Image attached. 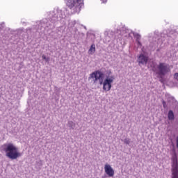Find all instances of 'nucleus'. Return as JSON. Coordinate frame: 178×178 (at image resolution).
<instances>
[{
  "mask_svg": "<svg viewBox=\"0 0 178 178\" xmlns=\"http://www.w3.org/2000/svg\"><path fill=\"white\" fill-rule=\"evenodd\" d=\"M65 17L66 15L65 14V11L59 9H54L50 13L51 20L49 21L48 19L44 18L38 22V26L40 30H42V28L54 29V27H55V22H59V20H62V19H65Z\"/></svg>",
  "mask_w": 178,
  "mask_h": 178,
  "instance_id": "obj_1",
  "label": "nucleus"
},
{
  "mask_svg": "<svg viewBox=\"0 0 178 178\" xmlns=\"http://www.w3.org/2000/svg\"><path fill=\"white\" fill-rule=\"evenodd\" d=\"M3 149L6 152V156L9 159H17L22 156V154L19 152L17 147L12 143H6L3 145Z\"/></svg>",
  "mask_w": 178,
  "mask_h": 178,
  "instance_id": "obj_2",
  "label": "nucleus"
},
{
  "mask_svg": "<svg viewBox=\"0 0 178 178\" xmlns=\"http://www.w3.org/2000/svg\"><path fill=\"white\" fill-rule=\"evenodd\" d=\"M152 71L157 75V77L162 79L163 76H166L170 72V67L166 63H153Z\"/></svg>",
  "mask_w": 178,
  "mask_h": 178,
  "instance_id": "obj_3",
  "label": "nucleus"
},
{
  "mask_svg": "<svg viewBox=\"0 0 178 178\" xmlns=\"http://www.w3.org/2000/svg\"><path fill=\"white\" fill-rule=\"evenodd\" d=\"M118 34H120V38H126L127 37L131 38L132 35L134 36L135 38H136V42L138 47H141V42H140V40H141V35H140V34L133 33L131 31L127 29L125 27H123L121 31H118Z\"/></svg>",
  "mask_w": 178,
  "mask_h": 178,
  "instance_id": "obj_4",
  "label": "nucleus"
},
{
  "mask_svg": "<svg viewBox=\"0 0 178 178\" xmlns=\"http://www.w3.org/2000/svg\"><path fill=\"white\" fill-rule=\"evenodd\" d=\"M65 2L70 9H73L75 13H79L81 10V8L84 6L81 0H65Z\"/></svg>",
  "mask_w": 178,
  "mask_h": 178,
  "instance_id": "obj_5",
  "label": "nucleus"
},
{
  "mask_svg": "<svg viewBox=\"0 0 178 178\" xmlns=\"http://www.w3.org/2000/svg\"><path fill=\"white\" fill-rule=\"evenodd\" d=\"M104 73L101 71H95L90 74L89 80L92 79L94 84H100L102 86L104 83Z\"/></svg>",
  "mask_w": 178,
  "mask_h": 178,
  "instance_id": "obj_6",
  "label": "nucleus"
},
{
  "mask_svg": "<svg viewBox=\"0 0 178 178\" xmlns=\"http://www.w3.org/2000/svg\"><path fill=\"white\" fill-rule=\"evenodd\" d=\"M115 80V76H111L107 77L102 83L104 91H111L112 88V83Z\"/></svg>",
  "mask_w": 178,
  "mask_h": 178,
  "instance_id": "obj_7",
  "label": "nucleus"
},
{
  "mask_svg": "<svg viewBox=\"0 0 178 178\" xmlns=\"http://www.w3.org/2000/svg\"><path fill=\"white\" fill-rule=\"evenodd\" d=\"M104 172L109 177H113L115 176V170H113V168L109 164L104 165Z\"/></svg>",
  "mask_w": 178,
  "mask_h": 178,
  "instance_id": "obj_8",
  "label": "nucleus"
},
{
  "mask_svg": "<svg viewBox=\"0 0 178 178\" xmlns=\"http://www.w3.org/2000/svg\"><path fill=\"white\" fill-rule=\"evenodd\" d=\"M137 62L138 65H147L148 62V56H147L145 54H140L139 56L138 57Z\"/></svg>",
  "mask_w": 178,
  "mask_h": 178,
  "instance_id": "obj_9",
  "label": "nucleus"
},
{
  "mask_svg": "<svg viewBox=\"0 0 178 178\" xmlns=\"http://www.w3.org/2000/svg\"><path fill=\"white\" fill-rule=\"evenodd\" d=\"M172 172V178H178V164H177V159L173 161Z\"/></svg>",
  "mask_w": 178,
  "mask_h": 178,
  "instance_id": "obj_10",
  "label": "nucleus"
},
{
  "mask_svg": "<svg viewBox=\"0 0 178 178\" xmlns=\"http://www.w3.org/2000/svg\"><path fill=\"white\" fill-rule=\"evenodd\" d=\"M95 53V44H92L88 51V55H94Z\"/></svg>",
  "mask_w": 178,
  "mask_h": 178,
  "instance_id": "obj_11",
  "label": "nucleus"
},
{
  "mask_svg": "<svg viewBox=\"0 0 178 178\" xmlns=\"http://www.w3.org/2000/svg\"><path fill=\"white\" fill-rule=\"evenodd\" d=\"M168 120H175V113H173V111L170 110L168 114Z\"/></svg>",
  "mask_w": 178,
  "mask_h": 178,
  "instance_id": "obj_12",
  "label": "nucleus"
},
{
  "mask_svg": "<svg viewBox=\"0 0 178 178\" xmlns=\"http://www.w3.org/2000/svg\"><path fill=\"white\" fill-rule=\"evenodd\" d=\"M67 126L70 127V129L74 130L76 127V123H74L73 121H68Z\"/></svg>",
  "mask_w": 178,
  "mask_h": 178,
  "instance_id": "obj_13",
  "label": "nucleus"
},
{
  "mask_svg": "<svg viewBox=\"0 0 178 178\" xmlns=\"http://www.w3.org/2000/svg\"><path fill=\"white\" fill-rule=\"evenodd\" d=\"M74 26H76V21H69V24H68V29H73V27H74Z\"/></svg>",
  "mask_w": 178,
  "mask_h": 178,
  "instance_id": "obj_14",
  "label": "nucleus"
},
{
  "mask_svg": "<svg viewBox=\"0 0 178 178\" xmlns=\"http://www.w3.org/2000/svg\"><path fill=\"white\" fill-rule=\"evenodd\" d=\"M42 58L44 60H45V62H49V58H47V56H45V55H42Z\"/></svg>",
  "mask_w": 178,
  "mask_h": 178,
  "instance_id": "obj_15",
  "label": "nucleus"
},
{
  "mask_svg": "<svg viewBox=\"0 0 178 178\" xmlns=\"http://www.w3.org/2000/svg\"><path fill=\"white\" fill-rule=\"evenodd\" d=\"M124 144H127V145L130 144V139L129 138H125L124 140Z\"/></svg>",
  "mask_w": 178,
  "mask_h": 178,
  "instance_id": "obj_16",
  "label": "nucleus"
},
{
  "mask_svg": "<svg viewBox=\"0 0 178 178\" xmlns=\"http://www.w3.org/2000/svg\"><path fill=\"white\" fill-rule=\"evenodd\" d=\"M174 79H175V80H177L178 81V73L175 74Z\"/></svg>",
  "mask_w": 178,
  "mask_h": 178,
  "instance_id": "obj_17",
  "label": "nucleus"
},
{
  "mask_svg": "<svg viewBox=\"0 0 178 178\" xmlns=\"http://www.w3.org/2000/svg\"><path fill=\"white\" fill-rule=\"evenodd\" d=\"M163 108H166V102L165 101H163Z\"/></svg>",
  "mask_w": 178,
  "mask_h": 178,
  "instance_id": "obj_18",
  "label": "nucleus"
},
{
  "mask_svg": "<svg viewBox=\"0 0 178 178\" xmlns=\"http://www.w3.org/2000/svg\"><path fill=\"white\" fill-rule=\"evenodd\" d=\"M74 31L75 33H77V28H74Z\"/></svg>",
  "mask_w": 178,
  "mask_h": 178,
  "instance_id": "obj_19",
  "label": "nucleus"
},
{
  "mask_svg": "<svg viewBox=\"0 0 178 178\" xmlns=\"http://www.w3.org/2000/svg\"><path fill=\"white\" fill-rule=\"evenodd\" d=\"M101 1H102L103 3H105L108 0H101Z\"/></svg>",
  "mask_w": 178,
  "mask_h": 178,
  "instance_id": "obj_20",
  "label": "nucleus"
},
{
  "mask_svg": "<svg viewBox=\"0 0 178 178\" xmlns=\"http://www.w3.org/2000/svg\"><path fill=\"white\" fill-rule=\"evenodd\" d=\"M102 178H106V177H102Z\"/></svg>",
  "mask_w": 178,
  "mask_h": 178,
  "instance_id": "obj_21",
  "label": "nucleus"
},
{
  "mask_svg": "<svg viewBox=\"0 0 178 178\" xmlns=\"http://www.w3.org/2000/svg\"><path fill=\"white\" fill-rule=\"evenodd\" d=\"M84 29H86V26H84Z\"/></svg>",
  "mask_w": 178,
  "mask_h": 178,
  "instance_id": "obj_22",
  "label": "nucleus"
}]
</instances>
